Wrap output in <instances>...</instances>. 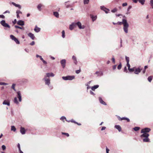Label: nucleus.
I'll return each mask as SVG.
<instances>
[{
	"label": "nucleus",
	"instance_id": "4c0bfd02",
	"mask_svg": "<svg viewBox=\"0 0 153 153\" xmlns=\"http://www.w3.org/2000/svg\"><path fill=\"white\" fill-rule=\"evenodd\" d=\"M122 68V64L120 63L118 65L117 67V69L118 70H120Z\"/></svg>",
	"mask_w": 153,
	"mask_h": 153
},
{
	"label": "nucleus",
	"instance_id": "37998d69",
	"mask_svg": "<svg viewBox=\"0 0 153 153\" xmlns=\"http://www.w3.org/2000/svg\"><path fill=\"white\" fill-rule=\"evenodd\" d=\"M81 70L80 69L79 70H76L75 71V72L76 74H79V73H80L81 72Z\"/></svg>",
	"mask_w": 153,
	"mask_h": 153
},
{
	"label": "nucleus",
	"instance_id": "58836bf2",
	"mask_svg": "<svg viewBox=\"0 0 153 153\" xmlns=\"http://www.w3.org/2000/svg\"><path fill=\"white\" fill-rule=\"evenodd\" d=\"M62 134L63 135H65L67 137H69V135L68 133L62 132Z\"/></svg>",
	"mask_w": 153,
	"mask_h": 153
},
{
	"label": "nucleus",
	"instance_id": "bf43d9fd",
	"mask_svg": "<svg viewBox=\"0 0 153 153\" xmlns=\"http://www.w3.org/2000/svg\"><path fill=\"white\" fill-rule=\"evenodd\" d=\"M109 150L107 148V147H106V153H108L109 151Z\"/></svg>",
	"mask_w": 153,
	"mask_h": 153
},
{
	"label": "nucleus",
	"instance_id": "6ab92c4d",
	"mask_svg": "<svg viewBox=\"0 0 153 153\" xmlns=\"http://www.w3.org/2000/svg\"><path fill=\"white\" fill-rule=\"evenodd\" d=\"M99 102H100L101 104L103 105H106L105 102L103 101L101 97H99Z\"/></svg>",
	"mask_w": 153,
	"mask_h": 153
},
{
	"label": "nucleus",
	"instance_id": "c756f323",
	"mask_svg": "<svg viewBox=\"0 0 153 153\" xmlns=\"http://www.w3.org/2000/svg\"><path fill=\"white\" fill-rule=\"evenodd\" d=\"M135 68V67H134L131 68H129V69H128V70L130 72H133L134 71Z\"/></svg>",
	"mask_w": 153,
	"mask_h": 153
},
{
	"label": "nucleus",
	"instance_id": "9b49d317",
	"mask_svg": "<svg viewBox=\"0 0 153 153\" xmlns=\"http://www.w3.org/2000/svg\"><path fill=\"white\" fill-rule=\"evenodd\" d=\"M76 27V24H75V23H73L70 25V29L71 30H72Z\"/></svg>",
	"mask_w": 153,
	"mask_h": 153
},
{
	"label": "nucleus",
	"instance_id": "ddd939ff",
	"mask_svg": "<svg viewBox=\"0 0 153 153\" xmlns=\"http://www.w3.org/2000/svg\"><path fill=\"white\" fill-rule=\"evenodd\" d=\"M17 24L21 26L24 25L25 24L24 22V21H22V20H19L17 22Z\"/></svg>",
	"mask_w": 153,
	"mask_h": 153
},
{
	"label": "nucleus",
	"instance_id": "7ed1b4c3",
	"mask_svg": "<svg viewBox=\"0 0 153 153\" xmlns=\"http://www.w3.org/2000/svg\"><path fill=\"white\" fill-rule=\"evenodd\" d=\"M0 24L1 25L5 27H8L10 28V26L7 23H6L5 21L4 20H2L0 22Z\"/></svg>",
	"mask_w": 153,
	"mask_h": 153
},
{
	"label": "nucleus",
	"instance_id": "e433bc0d",
	"mask_svg": "<svg viewBox=\"0 0 153 153\" xmlns=\"http://www.w3.org/2000/svg\"><path fill=\"white\" fill-rule=\"evenodd\" d=\"M62 79L65 80H68V76H62Z\"/></svg>",
	"mask_w": 153,
	"mask_h": 153
},
{
	"label": "nucleus",
	"instance_id": "338daca9",
	"mask_svg": "<svg viewBox=\"0 0 153 153\" xmlns=\"http://www.w3.org/2000/svg\"><path fill=\"white\" fill-rule=\"evenodd\" d=\"M133 1L135 3H137V2L138 0H133Z\"/></svg>",
	"mask_w": 153,
	"mask_h": 153
},
{
	"label": "nucleus",
	"instance_id": "09e8293b",
	"mask_svg": "<svg viewBox=\"0 0 153 153\" xmlns=\"http://www.w3.org/2000/svg\"><path fill=\"white\" fill-rule=\"evenodd\" d=\"M124 71L126 73H127L128 72V71L127 70V68L126 67H125L124 68Z\"/></svg>",
	"mask_w": 153,
	"mask_h": 153
},
{
	"label": "nucleus",
	"instance_id": "5701e85b",
	"mask_svg": "<svg viewBox=\"0 0 153 153\" xmlns=\"http://www.w3.org/2000/svg\"><path fill=\"white\" fill-rule=\"evenodd\" d=\"M12 4L15 7H18L19 9L21 8V6L19 4H17L14 2H12Z\"/></svg>",
	"mask_w": 153,
	"mask_h": 153
},
{
	"label": "nucleus",
	"instance_id": "aec40b11",
	"mask_svg": "<svg viewBox=\"0 0 153 153\" xmlns=\"http://www.w3.org/2000/svg\"><path fill=\"white\" fill-rule=\"evenodd\" d=\"M72 58L73 60L74 63H75V65H76L77 63V61H76V57L74 56H73Z\"/></svg>",
	"mask_w": 153,
	"mask_h": 153
},
{
	"label": "nucleus",
	"instance_id": "864d4df0",
	"mask_svg": "<svg viewBox=\"0 0 153 153\" xmlns=\"http://www.w3.org/2000/svg\"><path fill=\"white\" fill-rule=\"evenodd\" d=\"M34 41H32L30 44L31 45H33L34 44Z\"/></svg>",
	"mask_w": 153,
	"mask_h": 153
},
{
	"label": "nucleus",
	"instance_id": "f704fd0d",
	"mask_svg": "<svg viewBox=\"0 0 153 153\" xmlns=\"http://www.w3.org/2000/svg\"><path fill=\"white\" fill-rule=\"evenodd\" d=\"M15 84H13V85H12V86H11V88L13 89L14 91H16V90L15 89Z\"/></svg>",
	"mask_w": 153,
	"mask_h": 153
},
{
	"label": "nucleus",
	"instance_id": "bb28decb",
	"mask_svg": "<svg viewBox=\"0 0 153 153\" xmlns=\"http://www.w3.org/2000/svg\"><path fill=\"white\" fill-rule=\"evenodd\" d=\"M42 6L43 5L41 4H40L39 5H38L37 6V8L38 10H39L40 11L41 10V7H42Z\"/></svg>",
	"mask_w": 153,
	"mask_h": 153
},
{
	"label": "nucleus",
	"instance_id": "9d476101",
	"mask_svg": "<svg viewBox=\"0 0 153 153\" xmlns=\"http://www.w3.org/2000/svg\"><path fill=\"white\" fill-rule=\"evenodd\" d=\"M20 131L22 134H25L26 130L24 128L21 127H20Z\"/></svg>",
	"mask_w": 153,
	"mask_h": 153
},
{
	"label": "nucleus",
	"instance_id": "dca6fc26",
	"mask_svg": "<svg viewBox=\"0 0 153 153\" xmlns=\"http://www.w3.org/2000/svg\"><path fill=\"white\" fill-rule=\"evenodd\" d=\"M90 16L92 19L93 21L96 20L97 18V16H94L92 14H91Z\"/></svg>",
	"mask_w": 153,
	"mask_h": 153
},
{
	"label": "nucleus",
	"instance_id": "0e129e2a",
	"mask_svg": "<svg viewBox=\"0 0 153 153\" xmlns=\"http://www.w3.org/2000/svg\"><path fill=\"white\" fill-rule=\"evenodd\" d=\"M42 62L43 63H44V64H47V62L46 61H45L44 60H43Z\"/></svg>",
	"mask_w": 153,
	"mask_h": 153
},
{
	"label": "nucleus",
	"instance_id": "72a5a7b5",
	"mask_svg": "<svg viewBox=\"0 0 153 153\" xmlns=\"http://www.w3.org/2000/svg\"><path fill=\"white\" fill-rule=\"evenodd\" d=\"M140 129V128L139 127H135L133 128V129L135 131H137L139 130Z\"/></svg>",
	"mask_w": 153,
	"mask_h": 153
},
{
	"label": "nucleus",
	"instance_id": "774afa93",
	"mask_svg": "<svg viewBox=\"0 0 153 153\" xmlns=\"http://www.w3.org/2000/svg\"><path fill=\"white\" fill-rule=\"evenodd\" d=\"M148 68V66H147V65H146V66H145V67H144V69H146L147 68Z\"/></svg>",
	"mask_w": 153,
	"mask_h": 153
},
{
	"label": "nucleus",
	"instance_id": "393cba45",
	"mask_svg": "<svg viewBox=\"0 0 153 153\" xmlns=\"http://www.w3.org/2000/svg\"><path fill=\"white\" fill-rule=\"evenodd\" d=\"M68 80H72L74 79L75 76L74 75L72 76H68Z\"/></svg>",
	"mask_w": 153,
	"mask_h": 153
},
{
	"label": "nucleus",
	"instance_id": "680f3d73",
	"mask_svg": "<svg viewBox=\"0 0 153 153\" xmlns=\"http://www.w3.org/2000/svg\"><path fill=\"white\" fill-rule=\"evenodd\" d=\"M18 147L19 148V150H20V144L19 143H18Z\"/></svg>",
	"mask_w": 153,
	"mask_h": 153
},
{
	"label": "nucleus",
	"instance_id": "2f4dec72",
	"mask_svg": "<svg viewBox=\"0 0 153 153\" xmlns=\"http://www.w3.org/2000/svg\"><path fill=\"white\" fill-rule=\"evenodd\" d=\"M11 131H15L16 130V128L15 126H11Z\"/></svg>",
	"mask_w": 153,
	"mask_h": 153
},
{
	"label": "nucleus",
	"instance_id": "b1692460",
	"mask_svg": "<svg viewBox=\"0 0 153 153\" xmlns=\"http://www.w3.org/2000/svg\"><path fill=\"white\" fill-rule=\"evenodd\" d=\"M99 87V85H94L93 86L91 87V89L92 90L94 91L95 90L98 88Z\"/></svg>",
	"mask_w": 153,
	"mask_h": 153
},
{
	"label": "nucleus",
	"instance_id": "e2e57ef3",
	"mask_svg": "<svg viewBox=\"0 0 153 153\" xmlns=\"http://www.w3.org/2000/svg\"><path fill=\"white\" fill-rule=\"evenodd\" d=\"M105 128H106V127H102V128L101 129V130L102 131L104 130L105 129Z\"/></svg>",
	"mask_w": 153,
	"mask_h": 153
},
{
	"label": "nucleus",
	"instance_id": "a18cd8bd",
	"mask_svg": "<svg viewBox=\"0 0 153 153\" xmlns=\"http://www.w3.org/2000/svg\"><path fill=\"white\" fill-rule=\"evenodd\" d=\"M16 13L19 14V13L22 14V13L19 10H17L16 12Z\"/></svg>",
	"mask_w": 153,
	"mask_h": 153
},
{
	"label": "nucleus",
	"instance_id": "6e6552de",
	"mask_svg": "<svg viewBox=\"0 0 153 153\" xmlns=\"http://www.w3.org/2000/svg\"><path fill=\"white\" fill-rule=\"evenodd\" d=\"M141 69L140 68H135L134 70V73L136 74H138L141 71Z\"/></svg>",
	"mask_w": 153,
	"mask_h": 153
},
{
	"label": "nucleus",
	"instance_id": "603ef678",
	"mask_svg": "<svg viewBox=\"0 0 153 153\" xmlns=\"http://www.w3.org/2000/svg\"><path fill=\"white\" fill-rule=\"evenodd\" d=\"M112 61L113 62L114 64H115V59L114 57H113L112 58Z\"/></svg>",
	"mask_w": 153,
	"mask_h": 153
},
{
	"label": "nucleus",
	"instance_id": "6e6d98bb",
	"mask_svg": "<svg viewBox=\"0 0 153 153\" xmlns=\"http://www.w3.org/2000/svg\"><path fill=\"white\" fill-rule=\"evenodd\" d=\"M16 20L15 19L14 21H13V24H15L16 23Z\"/></svg>",
	"mask_w": 153,
	"mask_h": 153
},
{
	"label": "nucleus",
	"instance_id": "20e7f679",
	"mask_svg": "<svg viewBox=\"0 0 153 153\" xmlns=\"http://www.w3.org/2000/svg\"><path fill=\"white\" fill-rule=\"evenodd\" d=\"M10 38L13 40H14L17 44H19V41H18V39L13 35H10Z\"/></svg>",
	"mask_w": 153,
	"mask_h": 153
},
{
	"label": "nucleus",
	"instance_id": "052dcab7",
	"mask_svg": "<svg viewBox=\"0 0 153 153\" xmlns=\"http://www.w3.org/2000/svg\"><path fill=\"white\" fill-rule=\"evenodd\" d=\"M10 13V12L9 11H8V10H7V11H5L3 13L4 14V13Z\"/></svg>",
	"mask_w": 153,
	"mask_h": 153
},
{
	"label": "nucleus",
	"instance_id": "4d7b16f0",
	"mask_svg": "<svg viewBox=\"0 0 153 153\" xmlns=\"http://www.w3.org/2000/svg\"><path fill=\"white\" fill-rule=\"evenodd\" d=\"M0 17L1 18H2L3 19H4L5 18V16L4 15H0Z\"/></svg>",
	"mask_w": 153,
	"mask_h": 153
},
{
	"label": "nucleus",
	"instance_id": "a878e982",
	"mask_svg": "<svg viewBox=\"0 0 153 153\" xmlns=\"http://www.w3.org/2000/svg\"><path fill=\"white\" fill-rule=\"evenodd\" d=\"M53 15L55 16L57 18L59 17V15L58 13L57 12H54Z\"/></svg>",
	"mask_w": 153,
	"mask_h": 153
},
{
	"label": "nucleus",
	"instance_id": "cd10ccee",
	"mask_svg": "<svg viewBox=\"0 0 153 153\" xmlns=\"http://www.w3.org/2000/svg\"><path fill=\"white\" fill-rule=\"evenodd\" d=\"M15 27L16 28H19L22 30H24L25 29V27H21L17 25H15Z\"/></svg>",
	"mask_w": 153,
	"mask_h": 153
},
{
	"label": "nucleus",
	"instance_id": "5fc2aeb1",
	"mask_svg": "<svg viewBox=\"0 0 153 153\" xmlns=\"http://www.w3.org/2000/svg\"><path fill=\"white\" fill-rule=\"evenodd\" d=\"M116 65H114L113 66V70H115L116 69Z\"/></svg>",
	"mask_w": 153,
	"mask_h": 153
},
{
	"label": "nucleus",
	"instance_id": "2eb2a0df",
	"mask_svg": "<svg viewBox=\"0 0 153 153\" xmlns=\"http://www.w3.org/2000/svg\"><path fill=\"white\" fill-rule=\"evenodd\" d=\"M3 105H7L9 106L10 105V102L8 100H5L3 103Z\"/></svg>",
	"mask_w": 153,
	"mask_h": 153
},
{
	"label": "nucleus",
	"instance_id": "412c9836",
	"mask_svg": "<svg viewBox=\"0 0 153 153\" xmlns=\"http://www.w3.org/2000/svg\"><path fill=\"white\" fill-rule=\"evenodd\" d=\"M40 30V28L38 27L37 26H36L35 28H34V31L35 32H38Z\"/></svg>",
	"mask_w": 153,
	"mask_h": 153
},
{
	"label": "nucleus",
	"instance_id": "f3484780",
	"mask_svg": "<svg viewBox=\"0 0 153 153\" xmlns=\"http://www.w3.org/2000/svg\"><path fill=\"white\" fill-rule=\"evenodd\" d=\"M101 8L102 10H103L105 13H107L108 12V11H109V10L106 8L104 7H101Z\"/></svg>",
	"mask_w": 153,
	"mask_h": 153
},
{
	"label": "nucleus",
	"instance_id": "39448f33",
	"mask_svg": "<svg viewBox=\"0 0 153 153\" xmlns=\"http://www.w3.org/2000/svg\"><path fill=\"white\" fill-rule=\"evenodd\" d=\"M75 24H76V26H78L79 29H84L85 28L84 26H82L81 23L79 22L75 23Z\"/></svg>",
	"mask_w": 153,
	"mask_h": 153
},
{
	"label": "nucleus",
	"instance_id": "473e14b6",
	"mask_svg": "<svg viewBox=\"0 0 153 153\" xmlns=\"http://www.w3.org/2000/svg\"><path fill=\"white\" fill-rule=\"evenodd\" d=\"M138 1L142 5H143L144 4L145 0H139Z\"/></svg>",
	"mask_w": 153,
	"mask_h": 153
},
{
	"label": "nucleus",
	"instance_id": "f8f14e48",
	"mask_svg": "<svg viewBox=\"0 0 153 153\" xmlns=\"http://www.w3.org/2000/svg\"><path fill=\"white\" fill-rule=\"evenodd\" d=\"M17 97L19 99V101L21 102L22 100L20 92L19 91L17 92Z\"/></svg>",
	"mask_w": 153,
	"mask_h": 153
},
{
	"label": "nucleus",
	"instance_id": "c03bdc74",
	"mask_svg": "<svg viewBox=\"0 0 153 153\" xmlns=\"http://www.w3.org/2000/svg\"><path fill=\"white\" fill-rule=\"evenodd\" d=\"M117 11V8H115L113 10H111V12L113 13H115Z\"/></svg>",
	"mask_w": 153,
	"mask_h": 153
},
{
	"label": "nucleus",
	"instance_id": "ea45409f",
	"mask_svg": "<svg viewBox=\"0 0 153 153\" xmlns=\"http://www.w3.org/2000/svg\"><path fill=\"white\" fill-rule=\"evenodd\" d=\"M126 59L127 62V63H129V59L128 57L126 56Z\"/></svg>",
	"mask_w": 153,
	"mask_h": 153
},
{
	"label": "nucleus",
	"instance_id": "f257e3e1",
	"mask_svg": "<svg viewBox=\"0 0 153 153\" xmlns=\"http://www.w3.org/2000/svg\"><path fill=\"white\" fill-rule=\"evenodd\" d=\"M150 130L151 129L148 128H146L141 129V133H143V134L140 135V137L141 138H143V142H150V139L148 137L149 135L148 133L149 132Z\"/></svg>",
	"mask_w": 153,
	"mask_h": 153
},
{
	"label": "nucleus",
	"instance_id": "4468645a",
	"mask_svg": "<svg viewBox=\"0 0 153 153\" xmlns=\"http://www.w3.org/2000/svg\"><path fill=\"white\" fill-rule=\"evenodd\" d=\"M28 36L32 39L34 40L35 39V36L34 34L31 33L28 34Z\"/></svg>",
	"mask_w": 153,
	"mask_h": 153
},
{
	"label": "nucleus",
	"instance_id": "49530a36",
	"mask_svg": "<svg viewBox=\"0 0 153 153\" xmlns=\"http://www.w3.org/2000/svg\"><path fill=\"white\" fill-rule=\"evenodd\" d=\"M0 85H8V84L4 82H0Z\"/></svg>",
	"mask_w": 153,
	"mask_h": 153
},
{
	"label": "nucleus",
	"instance_id": "a19ab883",
	"mask_svg": "<svg viewBox=\"0 0 153 153\" xmlns=\"http://www.w3.org/2000/svg\"><path fill=\"white\" fill-rule=\"evenodd\" d=\"M62 37L64 38L65 37V31L64 30H63L62 31Z\"/></svg>",
	"mask_w": 153,
	"mask_h": 153
},
{
	"label": "nucleus",
	"instance_id": "1a4fd4ad",
	"mask_svg": "<svg viewBox=\"0 0 153 153\" xmlns=\"http://www.w3.org/2000/svg\"><path fill=\"white\" fill-rule=\"evenodd\" d=\"M61 64L63 68H64L65 67L66 60L65 59H62L61 61Z\"/></svg>",
	"mask_w": 153,
	"mask_h": 153
},
{
	"label": "nucleus",
	"instance_id": "13d9d810",
	"mask_svg": "<svg viewBox=\"0 0 153 153\" xmlns=\"http://www.w3.org/2000/svg\"><path fill=\"white\" fill-rule=\"evenodd\" d=\"M74 123L75 124H77L79 126H81V124L80 123H78L77 122H74Z\"/></svg>",
	"mask_w": 153,
	"mask_h": 153
},
{
	"label": "nucleus",
	"instance_id": "3c124183",
	"mask_svg": "<svg viewBox=\"0 0 153 153\" xmlns=\"http://www.w3.org/2000/svg\"><path fill=\"white\" fill-rule=\"evenodd\" d=\"M2 148L3 150H4L6 149V146L4 145H3L2 146Z\"/></svg>",
	"mask_w": 153,
	"mask_h": 153
},
{
	"label": "nucleus",
	"instance_id": "69168bd1",
	"mask_svg": "<svg viewBox=\"0 0 153 153\" xmlns=\"http://www.w3.org/2000/svg\"><path fill=\"white\" fill-rule=\"evenodd\" d=\"M132 7L131 6H129L128 9V10L130 9Z\"/></svg>",
	"mask_w": 153,
	"mask_h": 153
},
{
	"label": "nucleus",
	"instance_id": "de8ad7c7",
	"mask_svg": "<svg viewBox=\"0 0 153 153\" xmlns=\"http://www.w3.org/2000/svg\"><path fill=\"white\" fill-rule=\"evenodd\" d=\"M127 4L126 3H124L122 4V6L123 7L126 6L127 5Z\"/></svg>",
	"mask_w": 153,
	"mask_h": 153
},
{
	"label": "nucleus",
	"instance_id": "0eeeda50",
	"mask_svg": "<svg viewBox=\"0 0 153 153\" xmlns=\"http://www.w3.org/2000/svg\"><path fill=\"white\" fill-rule=\"evenodd\" d=\"M118 119L119 120H126L128 122L130 121L129 119L127 117H123L121 118L119 116H118Z\"/></svg>",
	"mask_w": 153,
	"mask_h": 153
},
{
	"label": "nucleus",
	"instance_id": "8fccbe9b",
	"mask_svg": "<svg viewBox=\"0 0 153 153\" xmlns=\"http://www.w3.org/2000/svg\"><path fill=\"white\" fill-rule=\"evenodd\" d=\"M127 66L128 67V69H129L130 68V64H129V63H127Z\"/></svg>",
	"mask_w": 153,
	"mask_h": 153
},
{
	"label": "nucleus",
	"instance_id": "4be33fe9",
	"mask_svg": "<svg viewBox=\"0 0 153 153\" xmlns=\"http://www.w3.org/2000/svg\"><path fill=\"white\" fill-rule=\"evenodd\" d=\"M115 127L119 131H122V128L119 125H116L115 126Z\"/></svg>",
	"mask_w": 153,
	"mask_h": 153
},
{
	"label": "nucleus",
	"instance_id": "c9c22d12",
	"mask_svg": "<svg viewBox=\"0 0 153 153\" xmlns=\"http://www.w3.org/2000/svg\"><path fill=\"white\" fill-rule=\"evenodd\" d=\"M84 3V4H87L89 2V0H83Z\"/></svg>",
	"mask_w": 153,
	"mask_h": 153
},
{
	"label": "nucleus",
	"instance_id": "f03ea898",
	"mask_svg": "<svg viewBox=\"0 0 153 153\" xmlns=\"http://www.w3.org/2000/svg\"><path fill=\"white\" fill-rule=\"evenodd\" d=\"M117 24L120 25H121L122 24L123 25V29L125 33H128V28L129 26V25L127 22V20L125 19L123 20L122 22H118Z\"/></svg>",
	"mask_w": 153,
	"mask_h": 153
},
{
	"label": "nucleus",
	"instance_id": "79ce46f5",
	"mask_svg": "<svg viewBox=\"0 0 153 153\" xmlns=\"http://www.w3.org/2000/svg\"><path fill=\"white\" fill-rule=\"evenodd\" d=\"M150 2L151 5L152 7V8L153 9V0H151Z\"/></svg>",
	"mask_w": 153,
	"mask_h": 153
},
{
	"label": "nucleus",
	"instance_id": "c85d7f7f",
	"mask_svg": "<svg viewBox=\"0 0 153 153\" xmlns=\"http://www.w3.org/2000/svg\"><path fill=\"white\" fill-rule=\"evenodd\" d=\"M153 76H149L148 78V80L149 82H151L152 80Z\"/></svg>",
	"mask_w": 153,
	"mask_h": 153
},
{
	"label": "nucleus",
	"instance_id": "a211bd4d",
	"mask_svg": "<svg viewBox=\"0 0 153 153\" xmlns=\"http://www.w3.org/2000/svg\"><path fill=\"white\" fill-rule=\"evenodd\" d=\"M54 75L53 73H47L46 74V76H46V78L47 77H49L50 76H53Z\"/></svg>",
	"mask_w": 153,
	"mask_h": 153
},
{
	"label": "nucleus",
	"instance_id": "423d86ee",
	"mask_svg": "<svg viewBox=\"0 0 153 153\" xmlns=\"http://www.w3.org/2000/svg\"><path fill=\"white\" fill-rule=\"evenodd\" d=\"M43 79L45 80V83L46 85H49L50 84V80L49 79H47L46 76H45V77Z\"/></svg>",
	"mask_w": 153,
	"mask_h": 153
},
{
	"label": "nucleus",
	"instance_id": "7c9ffc66",
	"mask_svg": "<svg viewBox=\"0 0 153 153\" xmlns=\"http://www.w3.org/2000/svg\"><path fill=\"white\" fill-rule=\"evenodd\" d=\"M14 103L16 104H19V102L17 101V98L16 97H15L14 100Z\"/></svg>",
	"mask_w": 153,
	"mask_h": 153
}]
</instances>
